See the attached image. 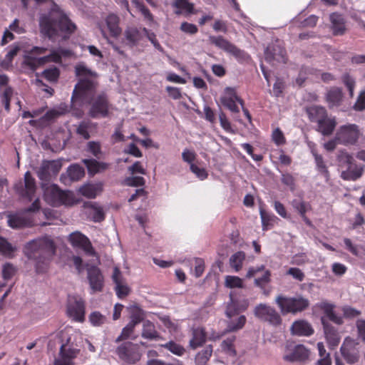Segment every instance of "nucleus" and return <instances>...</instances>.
Wrapping results in <instances>:
<instances>
[{"instance_id":"f257e3e1","label":"nucleus","mask_w":365,"mask_h":365,"mask_svg":"<svg viewBox=\"0 0 365 365\" xmlns=\"http://www.w3.org/2000/svg\"><path fill=\"white\" fill-rule=\"evenodd\" d=\"M40 30L51 39L59 36L66 40L75 32L76 25L61 8L53 4L48 14H42L39 19Z\"/></svg>"},{"instance_id":"f03ea898","label":"nucleus","mask_w":365,"mask_h":365,"mask_svg":"<svg viewBox=\"0 0 365 365\" xmlns=\"http://www.w3.org/2000/svg\"><path fill=\"white\" fill-rule=\"evenodd\" d=\"M56 252L53 241L48 237L38 238L28 242L24 247L25 255L36 262L38 272H43Z\"/></svg>"},{"instance_id":"7ed1b4c3","label":"nucleus","mask_w":365,"mask_h":365,"mask_svg":"<svg viewBox=\"0 0 365 365\" xmlns=\"http://www.w3.org/2000/svg\"><path fill=\"white\" fill-rule=\"evenodd\" d=\"M75 70L80 80L75 86L71 101L79 99L82 102L89 101L95 91V83L92 78H96L97 74L83 63L77 64Z\"/></svg>"},{"instance_id":"20e7f679","label":"nucleus","mask_w":365,"mask_h":365,"mask_svg":"<svg viewBox=\"0 0 365 365\" xmlns=\"http://www.w3.org/2000/svg\"><path fill=\"white\" fill-rule=\"evenodd\" d=\"M43 197L45 201L53 206L64 205L71 206L76 203L72 192L62 191L54 184H43Z\"/></svg>"},{"instance_id":"39448f33","label":"nucleus","mask_w":365,"mask_h":365,"mask_svg":"<svg viewBox=\"0 0 365 365\" xmlns=\"http://www.w3.org/2000/svg\"><path fill=\"white\" fill-rule=\"evenodd\" d=\"M40 208L39 200L36 199L32 205L22 212L10 214L8 215V224L14 229L31 227L36 224L33 212Z\"/></svg>"},{"instance_id":"423d86ee","label":"nucleus","mask_w":365,"mask_h":365,"mask_svg":"<svg viewBox=\"0 0 365 365\" xmlns=\"http://www.w3.org/2000/svg\"><path fill=\"white\" fill-rule=\"evenodd\" d=\"M275 303L283 314L302 312L309 304V300L302 297H287L283 295L277 296Z\"/></svg>"},{"instance_id":"0eeeda50","label":"nucleus","mask_w":365,"mask_h":365,"mask_svg":"<svg viewBox=\"0 0 365 365\" xmlns=\"http://www.w3.org/2000/svg\"><path fill=\"white\" fill-rule=\"evenodd\" d=\"M120 18L115 14H109L98 23V27L104 38L108 39V34L118 38L122 32L120 27Z\"/></svg>"},{"instance_id":"6e6552de","label":"nucleus","mask_w":365,"mask_h":365,"mask_svg":"<svg viewBox=\"0 0 365 365\" xmlns=\"http://www.w3.org/2000/svg\"><path fill=\"white\" fill-rule=\"evenodd\" d=\"M336 135L339 144L349 145H354L358 141L361 131L356 124H347L340 126Z\"/></svg>"},{"instance_id":"1a4fd4ad","label":"nucleus","mask_w":365,"mask_h":365,"mask_svg":"<svg viewBox=\"0 0 365 365\" xmlns=\"http://www.w3.org/2000/svg\"><path fill=\"white\" fill-rule=\"evenodd\" d=\"M255 316L262 322L277 327L281 324L282 318L276 309L266 304H259L254 309Z\"/></svg>"},{"instance_id":"9d476101","label":"nucleus","mask_w":365,"mask_h":365,"mask_svg":"<svg viewBox=\"0 0 365 365\" xmlns=\"http://www.w3.org/2000/svg\"><path fill=\"white\" fill-rule=\"evenodd\" d=\"M77 346H73L71 337L68 339L67 342L61 346L59 356L55 360L53 365H74V360L80 352Z\"/></svg>"},{"instance_id":"9b49d317","label":"nucleus","mask_w":365,"mask_h":365,"mask_svg":"<svg viewBox=\"0 0 365 365\" xmlns=\"http://www.w3.org/2000/svg\"><path fill=\"white\" fill-rule=\"evenodd\" d=\"M116 353L120 359L128 364H134L141 357L138 345L129 341L119 346Z\"/></svg>"},{"instance_id":"f8f14e48","label":"nucleus","mask_w":365,"mask_h":365,"mask_svg":"<svg viewBox=\"0 0 365 365\" xmlns=\"http://www.w3.org/2000/svg\"><path fill=\"white\" fill-rule=\"evenodd\" d=\"M209 41L216 47L225 51V52L234 56L238 60H245L247 55L243 51L237 48L234 44L224 38L221 36H210Z\"/></svg>"},{"instance_id":"ddd939ff","label":"nucleus","mask_w":365,"mask_h":365,"mask_svg":"<svg viewBox=\"0 0 365 365\" xmlns=\"http://www.w3.org/2000/svg\"><path fill=\"white\" fill-rule=\"evenodd\" d=\"M67 313L73 320L82 322L85 319V303L83 299L76 295L69 296Z\"/></svg>"},{"instance_id":"4468645a","label":"nucleus","mask_w":365,"mask_h":365,"mask_svg":"<svg viewBox=\"0 0 365 365\" xmlns=\"http://www.w3.org/2000/svg\"><path fill=\"white\" fill-rule=\"evenodd\" d=\"M60 160H43L37 170V175L41 180L48 181L56 177L61 169Z\"/></svg>"},{"instance_id":"2eb2a0df","label":"nucleus","mask_w":365,"mask_h":365,"mask_svg":"<svg viewBox=\"0 0 365 365\" xmlns=\"http://www.w3.org/2000/svg\"><path fill=\"white\" fill-rule=\"evenodd\" d=\"M309 356V351L304 345H287L283 359L288 362L302 361L307 359Z\"/></svg>"},{"instance_id":"dca6fc26","label":"nucleus","mask_w":365,"mask_h":365,"mask_svg":"<svg viewBox=\"0 0 365 365\" xmlns=\"http://www.w3.org/2000/svg\"><path fill=\"white\" fill-rule=\"evenodd\" d=\"M357 344L354 339L346 337L341 346V354L348 364H355L359 359V351L356 348Z\"/></svg>"},{"instance_id":"f3484780","label":"nucleus","mask_w":365,"mask_h":365,"mask_svg":"<svg viewBox=\"0 0 365 365\" xmlns=\"http://www.w3.org/2000/svg\"><path fill=\"white\" fill-rule=\"evenodd\" d=\"M286 52L279 42L269 45L264 51L265 61L274 66L276 63L286 62Z\"/></svg>"},{"instance_id":"a211bd4d","label":"nucleus","mask_w":365,"mask_h":365,"mask_svg":"<svg viewBox=\"0 0 365 365\" xmlns=\"http://www.w3.org/2000/svg\"><path fill=\"white\" fill-rule=\"evenodd\" d=\"M109 109L108 99L105 94L102 93L92 100L89 115L94 118L106 117L108 114Z\"/></svg>"},{"instance_id":"6ab92c4d","label":"nucleus","mask_w":365,"mask_h":365,"mask_svg":"<svg viewBox=\"0 0 365 365\" xmlns=\"http://www.w3.org/2000/svg\"><path fill=\"white\" fill-rule=\"evenodd\" d=\"M69 242L76 247L82 249L89 256H96V253L89 239L79 232H73L69 235Z\"/></svg>"},{"instance_id":"aec40b11","label":"nucleus","mask_w":365,"mask_h":365,"mask_svg":"<svg viewBox=\"0 0 365 365\" xmlns=\"http://www.w3.org/2000/svg\"><path fill=\"white\" fill-rule=\"evenodd\" d=\"M222 104L232 113H239L240 109L236 104L238 102L243 105L242 100L237 96L235 88L227 87L225 88L222 96L220 98Z\"/></svg>"},{"instance_id":"412c9836","label":"nucleus","mask_w":365,"mask_h":365,"mask_svg":"<svg viewBox=\"0 0 365 365\" xmlns=\"http://www.w3.org/2000/svg\"><path fill=\"white\" fill-rule=\"evenodd\" d=\"M321 321L326 341L329 346L334 349L339 344L341 336L338 331L327 321L325 317H322Z\"/></svg>"},{"instance_id":"4be33fe9","label":"nucleus","mask_w":365,"mask_h":365,"mask_svg":"<svg viewBox=\"0 0 365 365\" xmlns=\"http://www.w3.org/2000/svg\"><path fill=\"white\" fill-rule=\"evenodd\" d=\"M16 189L22 197L28 198L29 200L33 199L36 191V182L30 172L28 171L24 175V185H16Z\"/></svg>"},{"instance_id":"5701e85b","label":"nucleus","mask_w":365,"mask_h":365,"mask_svg":"<svg viewBox=\"0 0 365 365\" xmlns=\"http://www.w3.org/2000/svg\"><path fill=\"white\" fill-rule=\"evenodd\" d=\"M112 278L115 284V290L117 296L119 298H123L128 295L130 292V289L126 284L125 279L123 277L121 272L118 267L114 268Z\"/></svg>"},{"instance_id":"b1692460","label":"nucleus","mask_w":365,"mask_h":365,"mask_svg":"<svg viewBox=\"0 0 365 365\" xmlns=\"http://www.w3.org/2000/svg\"><path fill=\"white\" fill-rule=\"evenodd\" d=\"M88 279L93 292H101L103 287V277L101 270L96 266L88 269Z\"/></svg>"},{"instance_id":"393cba45","label":"nucleus","mask_w":365,"mask_h":365,"mask_svg":"<svg viewBox=\"0 0 365 365\" xmlns=\"http://www.w3.org/2000/svg\"><path fill=\"white\" fill-rule=\"evenodd\" d=\"M68 112V106L66 103H61L48 110L40 120L42 123H49Z\"/></svg>"},{"instance_id":"a878e982","label":"nucleus","mask_w":365,"mask_h":365,"mask_svg":"<svg viewBox=\"0 0 365 365\" xmlns=\"http://www.w3.org/2000/svg\"><path fill=\"white\" fill-rule=\"evenodd\" d=\"M87 213L94 222H101L104 220L105 214L103 207L97 202H88L84 203Z\"/></svg>"},{"instance_id":"bb28decb","label":"nucleus","mask_w":365,"mask_h":365,"mask_svg":"<svg viewBox=\"0 0 365 365\" xmlns=\"http://www.w3.org/2000/svg\"><path fill=\"white\" fill-rule=\"evenodd\" d=\"M291 331L294 335L308 336L314 333V329L307 321L298 320L292 324Z\"/></svg>"},{"instance_id":"cd10ccee","label":"nucleus","mask_w":365,"mask_h":365,"mask_svg":"<svg viewBox=\"0 0 365 365\" xmlns=\"http://www.w3.org/2000/svg\"><path fill=\"white\" fill-rule=\"evenodd\" d=\"M73 52L69 49L59 48L57 51H52L49 55L40 58L38 61L39 63H46L48 62H61V57H70Z\"/></svg>"},{"instance_id":"c85d7f7f","label":"nucleus","mask_w":365,"mask_h":365,"mask_svg":"<svg viewBox=\"0 0 365 365\" xmlns=\"http://www.w3.org/2000/svg\"><path fill=\"white\" fill-rule=\"evenodd\" d=\"M103 184L102 182L88 183L83 185L79 189L82 195L87 198H95L103 191Z\"/></svg>"},{"instance_id":"c756f323","label":"nucleus","mask_w":365,"mask_h":365,"mask_svg":"<svg viewBox=\"0 0 365 365\" xmlns=\"http://www.w3.org/2000/svg\"><path fill=\"white\" fill-rule=\"evenodd\" d=\"M145 35L143 29L140 31L136 27H128L124 31V36L130 46H134L142 39Z\"/></svg>"},{"instance_id":"7c9ffc66","label":"nucleus","mask_w":365,"mask_h":365,"mask_svg":"<svg viewBox=\"0 0 365 365\" xmlns=\"http://www.w3.org/2000/svg\"><path fill=\"white\" fill-rule=\"evenodd\" d=\"M319 307L324 312L325 317L336 324H341L343 319L337 315L334 311V305L327 302H322L319 304Z\"/></svg>"},{"instance_id":"2f4dec72","label":"nucleus","mask_w":365,"mask_h":365,"mask_svg":"<svg viewBox=\"0 0 365 365\" xmlns=\"http://www.w3.org/2000/svg\"><path fill=\"white\" fill-rule=\"evenodd\" d=\"M96 123L90 120H83L78 125L76 133L78 135L87 140L91 137V134L96 132Z\"/></svg>"},{"instance_id":"473e14b6","label":"nucleus","mask_w":365,"mask_h":365,"mask_svg":"<svg viewBox=\"0 0 365 365\" xmlns=\"http://www.w3.org/2000/svg\"><path fill=\"white\" fill-rule=\"evenodd\" d=\"M141 336L143 338L149 340H157L160 338L154 324L149 320L143 322Z\"/></svg>"},{"instance_id":"72a5a7b5","label":"nucleus","mask_w":365,"mask_h":365,"mask_svg":"<svg viewBox=\"0 0 365 365\" xmlns=\"http://www.w3.org/2000/svg\"><path fill=\"white\" fill-rule=\"evenodd\" d=\"M192 336L190 340V346L195 349L202 346L206 340V334L204 329L201 327H197L192 329Z\"/></svg>"},{"instance_id":"f704fd0d","label":"nucleus","mask_w":365,"mask_h":365,"mask_svg":"<svg viewBox=\"0 0 365 365\" xmlns=\"http://www.w3.org/2000/svg\"><path fill=\"white\" fill-rule=\"evenodd\" d=\"M83 162L86 166L88 173L91 175L104 171L107 170L109 166V165L106 163L98 162L93 159H84Z\"/></svg>"},{"instance_id":"c9c22d12","label":"nucleus","mask_w":365,"mask_h":365,"mask_svg":"<svg viewBox=\"0 0 365 365\" xmlns=\"http://www.w3.org/2000/svg\"><path fill=\"white\" fill-rule=\"evenodd\" d=\"M318 124V131L324 135H330L334 128L336 127V122L334 118H328L327 116L323 120H319Z\"/></svg>"},{"instance_id":"e433bc0d","label":"nucleus","mask_w":365,"mask_h":365,"mask_svg":"<svg viewBox=\"0 0 365 365\" xmlns=\"http://www.w3.org/2000/svg\"><path fill=\"white\" fill-rule=\"evenodd\" d=\"M331 29L334 35H341L345 31V25L343 17L336 13L330 15Z\"/></svg>"},{"instance_id":"4c0bfd02","label":"nucleus","mask_w":365,"mask_h":365,"mask_svg":"<svg viewBox=\"0 0 365 365\" xmlns=\"http://www.w3.org/2000/svg\"><path fill=\"white\" fill-rule=\"evenodd\" d=\"M173 6L176 9L175 13L177 15H189L193 13L194 5L187 0H175L173 3Z\"/></svg>"},{"instance_id":"58836bf2","label":"nucleus","mask_w":365,"mask_h":365,"mask_svg":"<svg viewBox=\"0 0 365 365\" xmlns=\"http://www.w3.org/2000/svg\"><path fill=\"white\" fill-rule=\"evenodd\" d=\"M46 50L47 49L44 47H34L29 52H28L25 59L26 63L34 68L37 65H42L43 63H39L38 61L40 58H35L34 56L45 53Z\"/></svg>"},{"instance_id":"ea45409f","label":"nucleus","mask_w":365,"mask_h":365,"mask_svg":"<svg viewBox=\"0 0 365 365\" xmlns=\"http://www.w3.org/2000/svg\"><path fill=\"white\" fill-rule=\"evenodd\" d=\"M363 173V168L355 167L354 168H351V166L348 167L347 170L341 172V178L344 180L355 181L361 177Z\"/></svg>"},{"instance_id":"a19ab883","label":"nucleus","mask_w":365,"mask_h":365,"mask_svg":"<svg viewBox=\"0 0 365 365\" xmlns=\"http://www.w3.org/2000/svg\"><path fill=\"white\" fill-rule=\"evenodd\" d=\"M342 98L341 90L339 88L330 89L327 94V100L330 107L339 106Z\"/></svg>"},{"instance_id":"79ce46f5","label":"nucleus","mask_w":365,"mask_h":365,"mask_svg":"<svg viewBox=\"0 0 365 365\" xmlns=\"http://www.w3.org/2000/svg\"><path fill=\"white\" fill-rule=\"evenodd\" d=\"M308 113L310 119L319 123V120H323L327 116V111L324 108L321 106H312L308 109Z\"/></svg>"},{"instance_id":"37998d69","label":"nucleus","mask_w":365,"mask_h":365,"mask_svg":"<svg viewBox=\"0 0 365 365\" xmlns=\"http://www.w3.org/2000/svg\"><path fill=\"white\" fill-rule=\"evenodd\" d=\"M245 259V254L243 252H237L233 254L230 258V265L236 272H239L242 267L243 262Z\"/></svg>"},{"instance_id":"c03bdc74","label":"nucleus","mask_w":365,"mask_h":365,"mask_svg":"<svg viewBox=\"0 0 365 365\" xmlns=\"http://www.w3.org/2000/svg\"><path fill=\"white\" fill-rule=\"evenodd\" d=\"M312 154L314 158L317 170L322 174L327 180L329 178V171L322 156L318 154L317 150L314 149L312 150Z\"/></svg>"},{"instance_id":"a18cd8bd","label":"nucleus","mask_w":365,"mask_h":365,"mask_svg":"<svg viewBox=\"0 0 365 365\" xmlns=\"http://www.w3.org/2000/svg\"><path fill=\"white\" fill-rule=\"evenodd\" d=\"M212 353V347L208 346L205 349L199 352L195 356L196 365H207Z\"/></svg>"},{"instance_id":"49530a36","label":"nucleus","mask_w":365,"mask_h":365,"mask_svg":"<svg viewBox=\"0 0 365 365\" xmlns=\"http://www.w3.org/2000/svg\"><path fill=\"white\" fill-rule=\"evenodd\" d=\"M160 346L178 356H181L185 353V349L182 345L174 341H170L164 344H161Z\"/></svg>"},{"instance_id":"de8ad7c7","label":"nucleus","mask_w":365,"mask_h":365,"mask_svg":"<svg viewBox=\"0 0 365 365\" xmlns=\"http://www.w3.org/2000/svg\"><path fill=\"white\" fill-rule=\"evenodd\" d=\"M246 322V317L244 315L237 317L236 319H230L227 323V331H235L241 329Z\"/></svg>"},{"instance_id":"09e8293b","label":"nucleus","mask_w":365,"mask_h":365,"mask_svg":"<svg viewBox=\"0 0 365 365\" xmlns=\"http://www.w3.org/2000/svg\"><path fill=\"white\" fill-rule=\"evenodd\" d=\"M13 93V89L10 86H6L0 90L1 101L7 111L10 109V101Z\"/></svg>"},{"instance_id":"8fccbe9b","label":"nucleus","mask_w":365,"mask_h":365,"mask_svg":"<svg viewBox=\"0 0 365 365\" xmlns=\"http://www.w3.org/2000/svg\"><path fill=\"white\" fill-rule=\"evenodd\" d=\"M317 349L319 351V355L320 356L317 364L319 365H331V361L329 354L327 352L324 345L322 342H319L317 344Z\"/></svg>"},{"instance_id":"3c124183","label":"nucleus","mask_w":365,"mask_h":365,"mask_svg":"<svg viewBox=\"0 0 365 365\" xmlns=\"http://www.w3.org/2000/svg\"><path fill=\"white\" fill-rule=\"evenodd\" d=\"M68 175L73 181L81 179L84 175L83 168L78 165H72L67 170Z\"/></svg>"},{"instance_id":"603ef678","label":"nucleus","mask_w":365,"mask_h":365,"mask_svg":"<svg viewBox=\"0 0 365 365\" xmlns=\"http://www.w3.org/2000/svg\"><path fill=\"white\" fill-rule=\"evenodd\" d=\"M235 337L227 338L222 342V351L229 356L234 357L236 351L234 346Z\"/></svg>"},{"instance_id":"864d4df0","label":"nucleus","mask_w":365,"mask_h":365,"mask_svg":"<svg viewBox=\"0 0 365 365\" xmlns=\"http://www.w3.org/2000/svg\"><path fill=\"white\" fill-rule=\"evenodd\" d=\"M16 248L13 247L6 240L0 238V255L7 257H11Z\"/></svg>"},{"instance_id":"5fc2aeb1","label":"nucleus","mask_w":365,"mask_h":365,"mask_svg":"<svg viewBox=\"0 0 365 365\" xmlns=\"http://www.w3.org/2000/svg\"><path fill=\"white\" fill-rule=\"evenodd\" d=\"M225 285L227 288H242L243 280L237 276L227 275L225 278Z\"/></svg>"},{"instance_id":"6e6d98bb","label":"nucleus","mask_w":365,"mask_h":365,"mask_svg":"<svg viewBox=\"0 0 365 365\" xmlns=\"http://www.w3.org/2000/svg\"><path fill=\"white\" fill-rule=\"evenodd\" d=\"M292 205L305 220L307 223L310 224V222L305 217L309 205L302 200L298 199L292 200Z\"/></svg>"},{"instance_id":"4d7b16f0","label":"nucleus","mask_w":365,"mask_h":365,"mask_svg":"<svg viewBox=\"0 0 365 365\" xmlns=\"http://www.w3.org/2000/svg\"><path fill=\"white\" fill-rule=\"evenodd\" d=\"M143 310L138 307H134L132 308L130 321L128 324L135 327L138 324L143 321Z\"/></svg>"},{"instance_id":"13d9d810","label":"nucleus","mask_w":365,"mask_h":365,"mask_svg":"<svg viewBox=\"0 0 365 365\" xmlns=\"http://www.w3.org/2000/svg\"><path fill=\"white\" fill-rule=\"evenodd\" d=\"M132 3L143 15L145 20H147L150 23L154 22L153 14L150 12L149 9L145 6V5L143 3L138 1V0H132Z\"/></svg>"},{"instance_id":"bf43d9fd","label":"nucleus","mask_w":365,"mask_h":365,"mask_svg":"<svg viewBox=\"0 0 365 365\" xmlns=\"http://www.w3.org/2000/svg\"><path fill=\"white\" fill-rule=\"evenodd\" d=\"M337 159L340 165H347L348 167H351L354 162L353 156L344 150L339 152Z\"/></svg>"},{"instance_id":"052dcab7","label":"nucleus","mask_w":365,"mask_h":365,"mask_svg":"<svg viewBox=\"0 0 365 365\" xmlns=\"http://www.w3.org/2000/svg\"><path fill=\"white\" fill-rule=\"evenodd\" d=\"M89 321L93 326L99 327L106 322V317L99 312H93L89 315Z\"/></svg>"},{"instance_id":"680f3d73","label":"nucleus","mask_w":365,"mask_h":365,"mask_svg":"<svg viewBox=\"0 0 365 365\" xmlns=\"http://www.w3.org/2000/svg\"><path fill=\"white\" fill-rule=\"evenodd\" d=\"M122 184L123 185L138 187L143 186L145 184V180L143 177L140 176H130L125 178Z\"/></svg>"},{"instance_id":"e2e57ef3","label":"nucleus","mask_w":365,"mask_h":365,"mask_svg":"<svg viewBox=\"0 0 365 365\" xmlns=\"http://www.w3.org/2000/svg\"><path fill=\"white\" fill-rule=\"evenodd\" d=\"M16 268L10 263H6L2 267V277L4 280L10 279L16 273Z\"/></svg>"},{"instance_id":"0e129e2a","label":"nucleus","mask_w":365,"mask_h":365,"mask_svg":"<svg viewBox=\"0 0 365 365\" xmlns=\"http://www.w3.org/2000/svg\"><path fill=\"white\" fill-rule=\"evenodd\" d=\"M43 76L49 81H56L59 76V70L55 66L49 68L43 72Z\"/></svg>"},{"instance_id":"69168bd1","label":"nucleus","mask_w":365,"mask_h":365,"mask_svg":"<svg viewBox=\"0 0 365 365\" xmlns=\"http://www.w3.org/2000/svg\"><path fill=\"white\" fill-rule=\"evenodd\" d=\"M134 329L135 327H133L132 325H130V324H128L121 331V334H120V336H118L116 339H115V342L116 343H118L120 342V341H123V340H125V339H128L130 335L133 334V331H134Z\"/></svg>"},{"instance_id":"338daca9","label":"nucleus","mask_w":365,"mask_h":365,"mask_svg":"<svg viewBox=\"0 0 365 365\" xmlns=\"http://www.w3.org/2000/svg\"><path fill=\"white\" fill-rule=\"evenodd\" d=\"M272 140L277 145L285 144L286 140L282 131L279 128H275L272 134Z\"/></svg>"},{"instance_id":"774afa93","label":"nucleus","mask_w":365,"mask_h":365,"mask_svg":"<svg viewBox=\"0 0 365 365\" xmlns=\"http://www.w3.org/2000/svg\"><path fill=\"white\" fill-rule=\"evenodd\" d=\"M87 150L95 157L98 158L101 153V148L99 142L90 141L87 145Z\"/></svg>"}]
</instances>
